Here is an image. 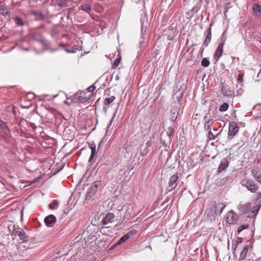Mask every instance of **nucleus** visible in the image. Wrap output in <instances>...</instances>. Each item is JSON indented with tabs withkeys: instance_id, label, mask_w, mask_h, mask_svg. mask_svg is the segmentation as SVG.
I'll return each instance as SVG.
<instances>
[{
	"instance_id": "f257e3e1",
	"label": "nucleus",
	"mask_w": 261,
	"mask_h": 261,
	"mask_svg": "<svg viewBox=\"0 0 261 261\" xmlns=\"http://www.w3.org/2000/svg\"><path fill=\"white\" fill-rule=\"evenodd\" d=\"M225 206L222 203L217 204L215 201L211 202L206 211L207 218L210 220H214L216 216L221 214Z\"/></svg>"
},
{
	"instance_id": "f03ea898",
	"label": "nucleus",
	"mask_w": 261,
	"mask_h": 261,
	"mask_svg": "<svg viewBox=\"0 0 261 261\" xmlns=\"http://www.w3.org/2000/svg\"><path fill=\"white\" fill-rule=\"evenodd\" d=\"M259 208V206L256 205L251 207L250 203H247L245 205H242L240 207V210L244 213L247 215L249 218H253L255 217Z\"/></svg>"
},
{
	"instance_id": "7ed1b4c3",
	"label": "nucleus",
	"mask_w": 261,
	"mask_h": 261,
	"mask_svg": "<svg viewBox=\"0 0 261 261\" xmlns=\"http://www.w3.org/2000/svg\"><path fill=\"white\" fill-rule=\"evenodd\" d=\"M101 186V182L99 180L95 181L89 188L86 197V200H89L93 198Z\"/></svg>"
},
{
	"instance_id": "20e7f679",
	"label": "nucleus",
	"mask_w": 261,
	"mask_h": 261,
	"mask_svg": "<svg viewBox=\"0 0 261 261\" xmlns=\"http://www.w3.org/2000/svg\"><path fill=\"white\" fill-rule=\"evenodd\" d=\"M95 89L96 87L94 85H92L87 88V91H82L80 90L75 93L74 94L73 98H86V97H85V94L87 92H93ZM92 96L93 93H91L88 96V97H87V98H91Z\"/></svg>"
},
{
	"instance_id": "39448f33",
	"label": "nucleus",
	"mask_w": 261,
	"mask_h": 261,
	"mask_svg": "<svg viewBox=\"0 0 261 261\" xmlns=\"http://www.w3.org/2000/svg\"><path fill=\"white\" fill-rule=\"evenodd\" d=\"M241 184L243 186L246 187L248 190L252 193L255 192L258 189V187L252 180L244 179L241 181Z\"/></svg>"
},
{
	"instance_id": "423d86ee",
	"label": "nucleus",
	"mask_w": 261,
	"mask_h": 261,
	"mask_svg": "<svg viewBox=\"0 0 261 261\" xmlns=\"http://www.w3.org/2000/svg\"><path fill=\"white\" fill-rule=\"evenodd\" d=\"M141 22L142 40H140V42L141 43L144 41V35H145V33H146L149 25L147 16H144L141 18Z\"/></svg>"
},
{
	"instance_id": "0eeeda50",
	"label": "nucleus",
	"mask_w": 261,
	"mask_h": 261,
	"mask_svg": "<svg viewBox=\"0 0 261 261\" xmlns=\"http://www.w3.org/2000/svg\"><path fill=\"white\" fill-rule=\"evenodd\" d=\"M239 127L234 122H231L229 124L228 134L229 137L233 138L238 133Z\"/></svg>"
},
{
	"instance_id": "6e6552de",
	"label": "nucleus",
	"mask_w": 261,
	"mask_h": 261,
	"mask_svg": "<svg viewBox=\"0 0 261 261\" xmlns=\"http://www.w3.org/2000/svg\"><path fill=\"white\" fill-rule=\"evenodd\" d=\"M179 181V177L177 173L172 175L169 179V187L170 188V190H172L176 188L178 182Z\"/></svg>"
},
{
	"instance_id": "1a4fd4ad",
	"label": "nucleus",
	"mask_w": 261,
	"mask_h": 261,
	"mask_svg": "<svg viewBox=\"0 0 261 261\" xmlns=\"http://www.w3.org/2000/svg\"><path fill=\"white\" fill-rule=\"evenodd\" d=\"M30 14L35 17L34 20L36 21L44 20L46 18V16L41 11L32 10L30 12Z\"/></svg>"
},
{
	"instance_id": "9d476101",
	"label": "nucleus",
	"mask_w": 261,
	"mask_h": 261,
	"mask_svg": "<svg viewBox=\"0 0 261 261\" xmlns=\"http://www.w3.org/2000/svg\"><path fill=\"white\" fill-rule=\"evenodd\" d=\"M222 93L224 96L231 97L234 94L233 90H230V88L226 84H223L221 86Z\"/></svg>"
},
{
	"instance_id": "9b49d317",
	"label": "nucleus",
	"mask_w": 261,
	"mask_h": 261,
	"mask_svg": "<svg viewBox=\"0 0 261 261\" xmlns=\"http://www.w3.org/2000/svg\"><path fill=\"white\" fill-rule=\"evenodd\" d=\"M224 43H219L214 54V59L217 62L222 56L223 51Z\"/></svg>"
},
{
	"instance_id": "f8f14e48",
	"label": "nucleus",
	"mask_w": 261,
	"mask_h": 261,
	"mask_svg": "<svg viewBox=\"0 0 261 261\" xmlns=\"http://www.w3.org/2000/svg\"><path fill=\"white\" fill-rule=\"evenodd\" d=\"M14 233L18 235L20 240L23 241V242H27L28 240V237L26 236L22 229L16 228L14 229Z\"/></svg>"
},
{
	"instance_id": "ddd939ff",
	"label": "nucleus",
	"mask_w": 261,
	"mask_h": 261,
	"mask_svg": "<svg viewBox=\"0 0 261 261\" xmlns=\"http://www.w3.org/2000/svg\"><path fill=\"white\" fill-rule=\"evenodd\" d=\"M44 222L48 227H52L56 222V218L53 215H50L44 219Z\"/></svg>"
},
{
	"instance_id": "4468645a",
	"label": "nucleus",
	"mask_w": 261,
	"mask_h": 261,
	"mask_svg": "<svg viewBox=\"0 0 261 261\" xmlns=\"http://www.w3.org/2000/svg\"><path fill=\"white\" fill-rule=\"evenodd\" d=\"M174 129L172 127H170L168 128L166 134H164L163 133H162L161 136V139L165 143V140H163L164 137L165 136H168V141H171V137L173 136L174 135Z\"/></svg>"
},
{
	"instance_id": "2eb2a0df",
	"label": "nucleus",
	"mask_w": 261,
	"mask_h": 261,
	"mask_svg": "<svg viewBox=\"0 0 261 261\" xmlns=\"http://www.w3.org/2000/svg\"><path fill=\"white\" fill-rule=\"evenodd\" d=\"M212 38V29L208 28L207 30V34L205 37L204 42L202 44V46L204 47H207L210 43L211 42Z\"/></svg>"
},
{
	"instance_id": "dca6fc26",
	"label": "nucleus",
	"mask_w": 261,
	"mask_h": 261,
	"mask_svg": "<svg viewBox=\"0 0 261 261\" xmlns=\"http://www.w3.org/2000/svg\"><path fill=\"white\" fill-rule=\"evenodd\" d=\"M115 216L113 213L108 214L103 219L102 222L105 225L109 224L114 221Z\"/></svg>"
},
{
	"instance_id": "f3484780",
	"label": "nucleus",
	"mask_w": 261,
	"mask_h": 261,
	"mask_svg": "<svg viewBox=\"0 0 261 261\" xmlns=\"http://www.w3.org/2000/svg\"><path fill=\"white\" fill-rule=\"evenodd\" d=\"M237 215L233 212H229L227 213V222L229 224H233L235 223Z\"/></svg>"
},
{
	"instance_id": "a211bd4d",
	"label": "nucleus",
	"mask_w": 261,
	"mask_h": 261,
	"mask_svg": "<svg viewBox=\"0 0 261 261\" xmlns=\"http://www.w3.org/2000/svg\"><path fill=\"white\" fill-rule=\"evenodd\" d=\"M124 208L125 211V213L124 217L126 219H128L131 215L133 214V207L132 205L127 204L124 206Z\"/></svg>"
},
{
	"instance_id": "6ab92c4d",
	"label": "nucleus",
	"mask_w": 261,
	"mask_h": 261,
	"mask_svg": "<svg viewBox=\"0 0 261 261\" xmlns=\"http://www.w3.org/2000/svg\"><path fill=\"white\" fill-rule=\"evenodd\" d=\"M252 174L255 179L261 184V169H255L252 171Z\"/></svg>"
},
{
	"instance_id": "aec40b11",
	"label": "nucleus",
	"mask_w": 261,
	"mask_h": 261,
	"mask_svg": "<svg viewBox=\"0 0 261 261\" xmlns=\"http://www.w3.org/2000/svg\"><path fill=\"white\" fill-rule=\"evenodd\" d=\"M0 14L4 16L10 17L11 13L8 10L7 7L5 4L1 5V7H0Z\"/></svg>"
},
{
	"instance_id": "412c9836",
	"label": "nucleus",
	"mask_w": 261,
	"mask_h": 261,
	"mask_svg": "<svg viewBox=\"0 0 261 261\" xmlns=\"http://www.w3.org/2000/svg\"><path fill=\"white\" fill-rule=\"evenodd\" d=\"M248 250H249V246L248 245H246L245 246H244L243 250L240 252V256L238 258V259L239 260H243L245 258L247 253L248 251Z\"/></svg>"
},
{
	"instance_id": "4be33fe9",
	"label": "nucleus",
	"mask_w": 261,
	"mask_h": 261,
	"mask_svg": "<svg viewBox=\"0 0 261 261\" xmlns=\"http://www.w3.org/2000/svg\"><path fill=\"white\" fill-rule=\"evenodd\" d=\"M252 11L256 16H259L261 12V6L258 3L254 4Z\"/></svg>"
},
{
	"instance_id": "5701e85b",
	"label": "nucleus",
	"mask_w": 261,
	"mask_h": 261,
	"mask_svg": "<svg viewBox=\"0 0 261 261\" xmlns=\"http://www.w3.org/2000/svg\"><path fill=\"white\" fill-rule=\"evenodd\" d=\"M37 41H38L42 44V45L44 47L45 50L49 49L48 47L50 45V43L47 40H46L45 38H41L40 39L37 40Z\"/></svg>"
},
{
	"instance_id": "b1692460",
	"label": "nucleus",
	"mask_w": 261,
	"mask_h": 261,
	"mask_svg": "<svg viewBox=\"0 0 261 261\" xmlns=\"http://www.w3.org/2000/svg\"><path fill=\"white\" fill-rule=\"evenodd\" d=\"M15 24L17 27H22L25 24L24 21L20 17L16 16L14 18Z\"/></svg>"
},
{
	"instance_id": "393cba45",
	"label": "nucleus",
	"mask_w": 261,
	"mask_h": 261,
	"mask_svg": "<svg viewBox=\"0 0 261 261\" xmlns=\"http://www.w3.org/2000/svg\"><path fill=\"white\" fill-rule=\"evenodd\" d=\"M24 99V101L23 102L21 101V102L20 103V107L23 109L29 108L32 105L31 101L30 99Z\"/></svg>"
},
{
	"instance_id": "a878e982",
	"label": "nucleus",
	"mask_w": 261,
	"mask_h": 261,
	"mask_svg": "<svg viewBox=\"0 0 261 261\" xmlns=\"http://www.w3.org/2000/svg\"><path fill=\"white\" fill-rule=\"evenodd\" d=\"M100 232L102 234L106 236H109L112 233V231L109 228V227H102L100 230Z\"/></svg>"
},
{
	"instance_id": "bb28decb",
	"label": "nucleus",
	"mask_w": 261,
	"mask_h": 261,
	"mask_svg": "<svg viewBox=\"0 0 261 261\" xmlns=\"http://www.w3.org/2000/svg\"><path fill=\"white\" fill-rule=\"evenodd\" d=\"M178 108H175L171 110V119L172 121H174L177 117L178 114Z\"/></svg>"
},
{
	"instance_id": "cd10ccee",
	"label": "nucleus",
	"mask_w": 261,
	"mask_h": 261,
	"mask_svg": "<svg viewBox=\"0 0 261 261\" xmlns=\"http://www.w3.org/2000/svg\"><path fill=\"white\" fill-rule=\"evenodd\" d=\"M131 234L128 232L125 235L121 237L119 241L117 243V245H120L123 243H124L126 240H127L130 237Z\"/></svg>"
},
{
	"instance_id": "c85d7f7f",
	"label": "nucleus",
	"mask_w": 261,
	"mask_h": 261,
	"mask_svg": "<svg viewBox=\"0 0 261 261\" xmlns=\"http://www.w3.org/2000/svg\"><path fill=\"white\" fill-rule=\"evenodd\" d=\"M57 5L60 7H68V2L66 0H56Z\"/></svg>"
},
{
	"instance_id": "c756f323",
	"label": "nucleus",
	"mask_w": 261,
	"mask_h": 261,
	"mask_svg": "<svg viewBox=\"0 0 261 261\" xmlns=\"http://www.w3.org/2000/svg\"><path fill=\"white\" fill-rule=\"evenodd\" d=\"M64 50L67 53H75L77 51V50H82V47L79 46V47H76L75 46L72 47L71 49H64Z\"/></svg>"
},
{
	"instance_id": "7c9ffc66",
	"label": "nucleus",
	"mask_w": 261,
	"mask_h": 261,
	"mask_svg": "<svg viewBox=\"0 0 261 261\" xmlns=\"http://www.w3.org/2000/svg\"><path fill=\"white\" fill-rule=\"evenodd\" d=\"M204 120L205 122V126L209 127L213 124L212 119H211L210 116H208L207 115L205 116L204 118Z\"/></svg>"
},
{
	"instance_id": "2f4dec72",
	"label": "nucleus",
	"mask_w": 261,
	"mask_h": 261,
	"mask_svg": "<svg viewBox=\"0 0 261 261\" xmlns=\"http://www.w3.org/2000/svg\"><path fill=\"white\" fill-rule=\"evenodd\" d=\"M244 73L243 72H241L238 75L237 79V84L240 85L241 86H242V83L243 82V77H244Z\"/></svg>"
},
{
	"instance_id": "473e14b6",
	"label": "nucleus",
	"mask_w": 261,
	"mask_h": 261,
	"mask_svg": "<svg viewBox=\"0 0 261 261\" xmlns=\"http://www.w3.org/2000/svg\"><path fill=\"white\" fill-rule=\"evenodd\" d=\"M201 7L200 4H196L191 10V13H192V14L191 15V16H193L194 13H197L200 9Z\"/></svg>"
},
{
	"instance_id": "72a5a7b5",
	"label": "nucleus",
	"mask_w": 261,
	"mask_h": 261,
	"mask_svg": "<svg viewBox=\"0 0 261 261\" xmlns=\"http://www.w3.org/2000/svg\"><path fill=\"white\" fill-rule=\"evenodd\" d=\"M228 107H229L228 103H227L226 102H224L219 107V111L222 112H225L226 110H228Z\"/></svg>"
},
{
	"instance_id": "f704fd0d",
	"label": "nucleus",
	"mask_w": 261,
	"mask_h": 261,
	"mask_svg": "<svg viewBox=\"0 0 261 261\" xmlns=\"http://www.w3.org/2000/svg\"><path fill=\"white\" fill-rule=\"evenodd\" d=\"M228 162L226 160L222 161L219 167L218 170L221 171L224 170L226 167L228 166Z\"/></svg>"
},
{
	"instance_id": "c9c22d12",
	"label": "nucleus",
	"mask_w": 261,
	"mask_h": 261,
	"mask_svg": "<svg viewBox=\"0 0 261 261\" xmlns=\"http://www.w3.org/2000/svg\"><path fill=\"white\" fill-rule=\"evenodd\" d=\"M210 63L208 58H204L202 60L201 62V65L203 67H207L209 66Z\"/></svg>"
},
{
	"instance_id": "e433bc0d",
	"label": "nucleus",
	"mask_w": 261,
	"mask_h": 261,
	"mask_svg": "<svg viewBox=\"0 0 261 261\" xmlns=\"http://www.w3.org/2000/svg\"><path fill=\"white\" fill-rule=\"evenodd\" d=\"M81 9L84 11L89 13L91 10V7L89 4H85L81 6Z\"/></svg>"
},
{
	"instance_id": "4c0bfd02",
	"label": "nucleus",
	"mask_w": 261,
	"mask_h": 261,
	"mask_svg": "<svg viewBox=\"0 0 261 261\" xmlns=\"http://www.w3.org/2000/svg\"><path fill=\"white\" fill-rule=\"evenodd\" d=\"M90 148L91 149V154L89 158V161L92 160L95 152V145L93 144H90Z\"/></svg>"
},
{
	"instance_id": "58836bf2",
	"label": "nucleus",
	"mask_w": 261,
	"mask_h": 261,
	"mask_svg": "<svg viewBox=\"0 0 261 261\" xmlns=\"http://www.w3.org/2000/svg\"><path fill=\"white\" fill-rule=\"evenodd\" d=\"M242 238H238L237 240V241H236V243H233L232 245V249L234 251H236L237 248V246H238V244L239 243H240L242 242Z\"/></svg>"
},
{
	"instance_id": "ea45409f",
	"label": "nucleus",
	"mask_w": 261,
	"mask_h": 261,
	"mask_svg": "<svg viewBox=\"0 0 261 261\" xmlns=\"http://www.w3.org/2000/svg\"><path fill=\"white\" fill-rule=\"evenodd\" d=\"M65 46V44L63 43H61L60 44H59V46L58 47H56V48H50L49 49H48L50 53H54V52H55L56 51H58L59 50V47H64V46Z\"/></svg>"
},
{
	"instance_id": "a19ab883",
	"label": "nucleus",
	"mask_w": 261,
	"mask_h": 261,
	"mask_svg": "<svg viewBox=\"0 0 261 261\" xmlns=\"http://www.w3.org/2000/svg\"><path fill=\"white\" fill-rule=\"evenodd\" d=\"M120 60H121L120 58H117L115 60V61L112 64V68L113 69H115L118 67V66L119 65V64L120 63Z\"/></svg>"
},
{
	"instance_id": "79ce46f5",
	"label": "nucleus",
	"mask_w": 261,
	"mask_h": 261,
	"mask_svg": "<svg viewBox=\"0 0 261 261\" xmlns=\"http://www.w3.org/2000/svg\"><path fill=\"white\" fill-rule=\"evenodd\" d=\"M204 2L205 3L204 7L205 9H206L207 8V7H208V5L209 4V0H199V2L197 3V4H200V6H201L202 4Z\"/></svg>"
},
{
	"instance_id": "37998d69",
	"label": "nucleus",
	"mask_w": 261,
	"mask_h": 261,
	"mask_svg": "<svg viewBox=\"0 0 261 261\" xmlns=\"http://www.w3.org/2000/svg\"><path fill=\"white\" fill-rule=\"evenodd\" d=\"M58 205V201L57 200H53L51 203L49 205V207L50 209H54Z\"/></svg>"
},
{
	"instance_id": "c03bdc74",
	"label": "nucleus",
	"mask_w": 261,
	"mask_h": 261,
	"mask_svg": "<svg viewBox=\"0 0 261 261\" xmlns=\"http://www.w3.org/2000/svg\"><path fill=\"white\" fill-rule=\"evenodd\" d=\"M67 99L68 100L69 99ZM69 99L73 102H78L79 101H81L82 102H85L86 101V99H84V98H83V99Z\"/></svg>"
},
{
	"instance_id": "a18cd8bd",
	"label": "nucleus",
	"mask_w": 261,
	"mask_h": 261,
	"mask_svg": "<svg viewBox=\"0 0 261 261\" xmlns=\"http://www.w3.org/2000/svg\"><path fill=\"white\" fill-rule=\"evenodd\" d=\"M226 38H227V36L226 35V34L225 33V32H223L222 35L220 43H224V45L225 41L226 40Z\"/></svg>"
},
{
	"instance_id": "49530a36",
	"label": "nucleus",
	"mask_w": 261,
	"mask_h": 261,
	"mask_svg": "<svg viewBox=\"0 0 261 261\" xmlns=\"http://www.w3.org/2000/svg\"><path fill=\"white\" fill-rule=\"evenodd\" d=\"M248 228V226H246V225H241L239 228H238V233H240V232H241L242 230H243L244 229H247Z\"/></svg>"
},
{
	"instance_id": "de8ad7c7",
	"label": "nucleus",
	"mask_w": 261,
	"mask_h": 261,
	"mask_svg": "<svg viewBox=\"0 0 261 261\" xmlns=\"http://www.w3.org/2000/svg\"><path fill=\"white\" fill-rule=\"evenodd\" d=\"M114 99H105V104L107 105L110 104Z\"/></svg>"
},
{
	"instance_id": "09e8293b",
	"label": "nucleus",
	"mask_w": 261,
	"mask_h": 261,
	"mask_svg": "<svg viewBox=\"0 0 261 261\" xmlns=\"http://www.w3.org/2000/svg\"><path fill=\"white\" fill-rule=\"evenodd\" d=\"M208 137L211 140H214L216 138V136L211 132H210L208 133Z\"/></svg>"
},
{
	"instance_id": "8fccbe9b",
	"label": "nucleus",
	"mask_w": 261,
	"mask_h": 261,
	"mask_svg": "<svg viewBox=\"0 0 261 261\" xmlns=\"http://www.w3.org/2000/svg\"><path fill=\"white\" fill-rule=\"evenodd\" d=\"M113 77H115V80H116V81L118 80H119V75H118V73H116V72H113V74H112V79Z\"/></svg>"
},
{
	"instance_id": "3c124183",
	"label": "nucleus",
	"mask_w": 261,
	"mask_h": 261,
	"mask_svg": "<svg viewBox=\"0 0 261 261\" xmlns=\"http://www.w3.org/2000/svg\"><path fill=\"white\" fill-rule=\"evenodd\" d=\"M6 127V125L5 122L0 120V128L2 129H4Z\"/></svg>"
},
{
	"instance_id": "603ef678",
	"label": "nucleus",
	"mask_w": 261,
	"mask_h": 261,
	"mask_svg": "<svg viewBox=\"0 0 261 261\" xmlns=\"http://www.w3.org/2000/svg\"><path fill=\"white\" fill-rule=\"evenodd\" d=\"M230 5H231V4H230V2L226 3L225 5V8H230Z\"/></svg>"
},
{
	"instance_id": "864d4df0",
	"label": "nucleus",
	"mask_w": 261,
	"mask_h": 261,
	"mask_svg": "<svg viewBox=\"0 0 261 261\" xmlns=\"http://www.w3.org/2000/svg\"><path fill=\"white\" fill-rule=\"evenodd\" d=\"M205 47H204L203 46H202V47H201V48H200V51H199V52H200V53L201 55H202V53L203 52V51H204V50Z\"/></svg>"
},
{
	"instance_id": "5fc2aeb1",
	"label": "nucleus",
	"mask_w": 261,
	"mask_h": 261,
	"mask_svg": "<svg viewBox=\"0 0 261 261\" xmlns=\"http://www.w3.org/2000/svg\"><path fill=\"white\" fill-rule=\"evenodd\" d=\"M114 118V116L112 117V119L111 120L110 122V123L108 126V128H109L110 127V126L111 125L112 122H113V119Z\"/></svg>"
},
{
	"instance_id": "6e6d98bb",
	"label": "nucleus",
	"mask_w": 261,
	"mask_h": 261,
	"mask_svg": "<svg viewBox=\"0 0 261 261\" xmlns=\"http://www.w3.org/2000/svg\"><path fill=\"white\" fill-rule=\"evenodd\" d=\"M28 95H33L32 98H35V97L36 96V95L34 93H32V92H30V93H28Z\"/></svg>"
},
{
	"instance_id": "4d7b16f0",
	"label": "nucleus",
	"mask_w": 261,
	"mask_h": 261,
	"mask_svg": "<svg viewBox=\"0 0 261 261\" xmlns=\"http://www.w3.org/2000/svg\"><path fill=\"white\" fill-rule=\"evenodd\" d=\"M221 67L222 69H224L225 68V64L224 63H221Z\"/></svg>"
},
{
	"instance_id": "13d9d810",
	"label": "nucleus",
	"mask_w": 261,
	"mask_h": 261,
	"mask_svg": "<svg viewBox=\"0 0 261 261\" xmlns=\"http://www.w3.org/2000/svg\"><path fill=\"white\" fill-rule=\"evenodd\" d=\"M61 94H62L63 95H61V96H62V97H65L66 98H67V95L66 94H65L63 92H62Z\"/></svg>"
},
{
	"instance_id": "bf43d9fd",
	"label": "nucleus",
	"mask_w": 261,
	"mask_h": 261,
	"mask_svg": "<svg viewBox=\"0 0 261 261\" xmlns=\"http://www.w3.org/2000/svg\"><path fill=\"white\" fill-rule=\"evenodd\" d=\"M22 49L24 51H29L30 50L29 48H22Z\"/></svg>"
},
{
	"instance_id": "052dcab7",
	"label": "nucleus",
	"mask_w": 261,
	"mask_h": 261,
	"mask_svg": "<svg viewBox=\"0 0 261 261\" xmlns=\"http://www.w3.org/2000/svg\"><path fill=\"white\" fill-rule=\"evenodd\" d=\"M58 95H59V94H55V95H53L52 96V97H53L52 98H56Z\"/></svg>"
},
{
	"instance_id": "680f3d73",
	"label": "nucleus",
	"mask_w": 261,
	"mask_h": 261,
	"mask_svg": "<svg viewBox=\"0 0 261 261\" xmlns=\"http://www.w3.org/2000/svg\"><path fill=\"white\" fill-rule=\"evenodd\" d=\"M213 25V22H212L210 24V27L208 28H211L212 25Z\"/></svg>"
},
{
	"instance_id": "e2e57ef3",
	"label": "nucleus",
	"mask_w": 261,
	"mask_h": 261,
	"mask_svg": "<svg viewBox=\"0 0 261 261\" xmlns=\"http://www.w3.org/2000/svg\"><path fill=\"white\" fill-rule=\"evenodd\" d=\"M33 1L36 3H38V2H42V0H33Z\"/></svg>"
},
{
	"instance_id": "0e129e2a",
	"label": "nucleus",
	"mask_w": 261,
	"mask_h": 261,
	"mask_svg": "<svg viewBox=\"0 0 261 261\" xmlns=\"http://www.w3.org/2000/svg\"><path fill=\"white\" fill-rule=\"evenodd\" d=\"M61 21H64V17L63 16H62L61 17Z\"/></svg>"
},
{
	"instance_id": "69168bd1",
	"label": "nucleus",
	"mask_w": 261,
	"mask_h": 261,
	"mask_svg": "<svg viewBox=\"0 0 261 261\" xmlns=\"http://www.w3.org/2000/svg\"><path fill=\"white\" fill-rule=\"evenodd\" d=\"M182 93H183V91L181 92V95L179 97H178V98H181L182 97Z\"/></svg>"
},
{
	"instance_id": "338daca9",
	"label": "nucleus",
	"mask_w": 261,
	"mask_h": 261,
	"mask_svg": "<svg viewBox=\"0 0 261 261\" xmlns=\"http://www.w3.org/2000/svg\"><path fill=\"white\" fill-rule=\"evenodd\" d=\"M51 22V21L50 20H47V23H50Z\"/></svg>"
},
{
	"instance_id": "774afa93",
	"label": "nucleus",
	"mask_w": 261,
	"mask_h": 261,
	"mask_svg": "<svg viewBox=\"0 0 261 261\" xmlns=\"http://www.w3.org/2000/svg\"><path fill=\"white\" fill-rule=\"evenodd\" d=\"M69 17H70V15H68L67 16V19H68V18H69Z\"/></svg>"
}]
</instances>
